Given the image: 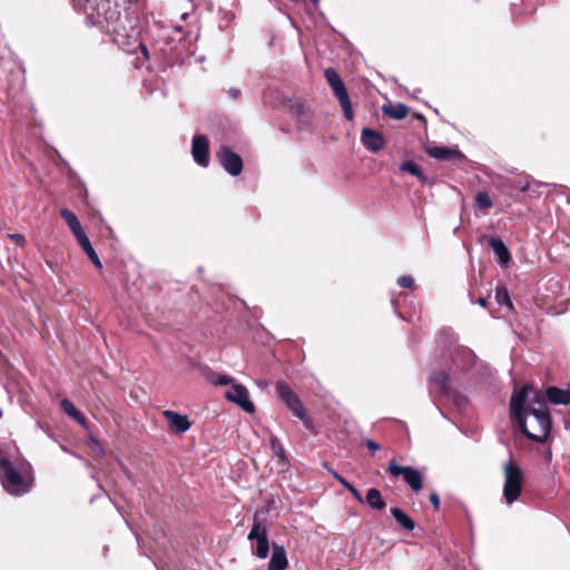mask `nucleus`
Segmentation results:
<instances>
[{"mask_svg":"<svg viewBox=\"0 0 570 570\" xmlns=\"http://www.w3.org/2000/svg\"><path fill=\"white\" fill-rule=\"evenodd\" d=\"M511 416L530 440L543 443L551 429L550 412L544 395L531 385L511 397Z\"/></svg>","mask_w":570,"mask_h":570,"instance_id":"1","label":"nucleus"},{"mask_svg":"<svg viewBox=\"0 0 570 570\" xmlns=\"http://www.w3.org/2000/svg\"><path fill=\"white\" fill-rule=\"evenodd\" d=\"M0 478L4 490L12 495H21L31 489V481L24 479L12 463L0 456Z\"/></svg>","mask_w":570,"mask_h":570,"instance_id":"2","label":"nucleus"},{"mask_svg":"<svg viewBox=\"0 0 570 570\" xmlns=\"http://www.w3.org/2000/svg\"><path fill=\"white\" fill-rule=\"evenodd\" d=\"M503 498L508 504H512L522 492L524 474L513 460H509L503 464Z\"/></svg>","mask_w":570,"mask_h":570,"instance_id":"3","label":"nucleus"},{"mask_svg":"<svg viewBox=\"0 0 570 570\" xmlns=\"http://www.w3.org/2000/svg\"><path fill=\"white\" fill-rule=\"evenodd\" d=\"M324 76H325L330 87L332 88L334 95L336 96V98L343 109L345 118L347 120H353L354 112H353L352 104H351L348 92L345 88V85H344L342 78L333 68H327L324 72Z\"/></svg>","mask_w":570,"mask_h":570,"instance_id":"4","label":"nucleus"},{"mask_svg":"<svg viewBox=\"0 0 570 570\" xmlns=\"http://www.w3.org/2000/svg\"><path fill=\"white\" fill-rule=\"evenodd\" d=\"M324 76H325L330 87L332 88L334 95L336 96V98L343 109L345 118L347 120H353L354 112H353L352 104H351L348 92L345 88V85H344L342 78L333 68H327L324 72Z\"/></svg>","mask_w":570,"mask_h":570,"instance_id":"5","label":"nucleus"},{"mask_svg":"<svg viewBox=\"0 0 570 570\" xmlns=\"http://www.w3.org/2000/svg\"><path fill=\"white\" fill-rule=\"evenodd\" d=\"M324 76H325L330 87L332 88L334 95L336 96V98L343 109L345 118L347 120H353L354 112H353L352 104H351L348 92L345 88V85H344L342 78L333 68H327L324 72Z\"/></svg>","mask_w":570,"mask_h":570,"instance_id":"6","label":"nucleus"},{"mask_svg":"<svg viewBox=\"0 0 570 570\" xmlns=\"http://www.w3.org/2000/svg\"><path fill=\"white\" fill-rule=\"evenodd\" d=\"M324 76H325L330 87L332 88L334 95L336 96V98L343 109L345 118L347 120H353L354 112H353L352 104H351L348 92L345 88V85H344L342 78L333 68H327L324 72Z\"/></svg>","mask_w":570,"mask_h":570,"instance_id":"7","label":"nucleus"},{"mask_svg":"<svg viewBox=\"0 0 570 570\" xmlns=\"http://www.w3.org/2000/svg\"><path fill=\"white\" fill-rule=\"evenodd\" d=\"M262 510H257L254 514V524L248 533V540L256 542L254 554L259 559H266L269 552V543L266 527L258 520Z\"/></svg>","mask_w":570,"mask_h":570,"instance_id":"8","label":"nucleus"},{"mask_svg":"<svg viewBox=\"0 0 570 570\" xmlns=\"http://www.w3.org/2000/svg\"><path fill=\"white\" fill-rule=\"evenodd\" d=\"M387 471L395 478L402 475L404 481L415 492H419L423 487V478L421 472L412 466H401L396 463L395 460H391Z\"/></svg>","mask_w":570,"mask_h":570,"instance_id":"9","label":"nucleus"},{"mask_svg":"<svg viewBox=\"0 0 570 570\" xmlns=\"http://www.w3.org/2000/svg\"><path fill=\"white\" fill-rule=\"evenodd\" d=\"M107 28L115 35L116 41L120 43L137 36L136 28L128 14L119 16L115 22L107 20Z\"/></svg>","mask_w":570,"mask_h":570,"instance_id":"10","label":"nucleus"},{"mask_svg":"<svg viewBox=\"0 0 570 570\" xmlns=\"http://www.w3.org/2000/svg\"><path fill=\"white\" fill-rule=\"evenodd\" d=\"M232 387L226 391L225 397L238 406H240L245 412L247 413H254L255 412V405L249 400V394L247 389L238 383H233L230 385Z\"/></svg>","mask_w":570,"mask_h":570,"instance_id":"11","label":"nucleus"},{"mask_svg":"<svg viewBox=\"0 0 570 570\" xmlns=\"http://www.w3.org/2000/svg\"><path fill=\"white\" fill-rule=\"evenodd\" d=\"M276 391L278 396L285 402V404L292 411V413L299 419H304V406L299 399L297 397V395L289 389V386H287L283 382H277Z\"/></svg>","mask_w":570,"mask_h":570,"instance_id":"12","label":"nucleus"},{"mask_svg":"<svg viewBox=\"0 0 570 570\" xmlns=\"http://www.w3.org/2000/svg\"><path fill=\"white\" fill-rule=\"evenodd\" d=\"M217 158L222 167L232 176H237L242 173L243 160L230 148L226 146L220 147L217 151Z\"/></svg>","mask_w":570,"mask_h":570,"instance_id":"13","label":"nucleus"},{"mask_svg":"<svg viewBox=\"0 0 570 570\" xmlns=\"http://www.w3.org/2000/svg\"><path fill=\"white\" fill-rule=\"evenodd\" d=\"M209 142L206 136L198 135L193 139L191 154L194 160L202 167H207L209 164L208 158Z\"/></svg>","mask_w":570,"mask_h":570,"instance_id":"14","label":"nucleus"},{"mask_svg":"<svg viewBox=\"0 0 570 570\" xmlns=\"http://www.w3.org/2000/svg\"><path fill=\"white\" fill-rule=\"evenodd\" d=\"M361 141L363 146L372 153L380 151L384 146V139L382 135L370 128H364L362 130Z\"/></svg>","mask_w":570,"mask_h":570,"instance_id":"15","label":"nucleus"},{"mask_svg":"<svg viewBox=\"0 0 570 570\" xmlns=\"http://www.w3.org/2000/svg\"><path fill=\"white\" fill-rule=\"evenodd\" d=\"M164 416L167 419L169 428L178 433H185L190 428V422L186 415L167 410L164 412Z\"/></svg>","mask_w":570,"mask_h":570,"instance_id":"16","label":"nucleus"},{"mask_svg":"<svg viewBox=\"0 0 570 570\" xmlns=\"http://www.w3.org/2000/svg\"><path fill=\"white\" fill-rule=\"evenodd\" d=\"M426 153L438 160H450V159H461L463 155L454 148H449L444 146H434L429 147Z\"/></svg>","mask_w":570,"mask_h":570,"instance_id":"17","label":"nucleus"},{"mask_svg":"<svg viewBox=\"0 0 570 570\" xmlns=\"http://www.w3.org/2000/svg\"><path fill=\"white\" fill-rule=\"evenodd\" d=\"M287 566L288 560L284 547L273 544V552L268 562V570H285Z\"/></svg>","mask_w":570,"mask_h":570,"instance_id":"18","label":"nucleus"},{"mask_svg":"<svg viewBox=\"0 0 570 570\" xmlns=\"http://www.w3.org/2000/svg\"><path fill=\"white\" fill-rule=\"evenodd\" d=\"M489 244H490L491 248L493 249L494 254L497 255L498 261L501 264V266L508 267V265L511 261V255H510L509 249L504 245V243L500 238L491 237L489 239Z\"/></svg>","mask_w":570,"mask_h":570,"instance_id":"19","label":"nucleus"},{"mask_svg":"<svg viewBox=\"0 0 570 570\" xmlns=\"http://www.w3.org/2000/svg\"><path fill=\"white\" fill-rule=\"evenodd\" d=\"M547 399L553 404H570V392L551 386L546 392Z\"/></svg>","mask_w":570,"mask_h":570,"instance_id":"20","label":"nucleus"},{"mask_svg":"<svg viewBox=\"0 0 570 570\" xmlns=\"http://www.w3.org/2000/svg\"><path fill=\"white\" fill-rule=\"evenodd\" d=\"M61 217L66 220L73 235H78L83 232L80 222L77 216L69 209L63 208L60 210Z\"/></svg>","mask_w":570,"mask_h":570,"instance_id":"21","label":"nucleus"},{"mask_svg":"<svg viewBox=\"0 0 570 570\" xmlns=\"http://www.w3.org/2000/svg\"><path fill=\"white\" fill-rule=\"evenodd\" d=\"M366 503L376 510H382L385 508V501L383 500L381 492L377 489H370L366 493L365 498Z\"/></svg>","mask_w":570,"mask_h":570,"instance_id":"22","label":"nucleus"},{"mask_svg":"<svg viewBox=\"0 0 570 570\" xmlns=\"http://www.w3.org/2000/svg\"><path fill=\"white\" fill-rule=\"evenodd\" d=\"M407 107L402 104L384 106L383 112L393 119H403L407 116Z\"/></svg>","mask_w":570,"mask_h":570,"instance_id":"23","label":"nucleus"},{"mask_svg":"<svg viewBox=\"0 0 570 570\" xmlns=\"http://www.w3.org/2000/svg\"><path fill=\"white\" fill-rule=\"evenodd\" d=\"M391 513L401 527L410 531L414 529V521L410 517H407L401 509L392 508Z\"/></svg>","mask_w":570,"mask_h":570,"instance_id":"24","label":"nucleus"},{"mask_svg":"<svg viewBox=\"0 0 570 570\" xmlns=\"http://www.w3.org/2000/svg\"><path fill=\"white\" fill-rule=\"evenodd\" d=\"M328 471H330L331 475H333L343 487H345L358 502H363L362 494L354 485H352L346 479H344L336 471L330 470V469H328Z\"/></svg>","mask_w":570,"mask_h":570,"instance_id":"25","label":"nucleus"},{"mask_svg":"<svg viewBox=\"0 0 570 570\" xmlns=\"http://www.w3.org/2000/svg\"><path fill=\"white\" fill-rule=\"evenodd\" d=\"M207 381L214 385H232L235 383L234 377L227 374L209 373L207 374Z\"/></svg>","mask_w":570,"mask_h":570,"instance_id":"26","label":"nucleus"},{"mask_svg":"<svg viewBox=\"0 0 570 570\" xmlns=\"http://www.w3.org/2000/svg\"><path fill=\"white\" fill-rule=\"evenodd\" d=\"M495 299L499 305H505L510 309L513 308V304L510 299L509 292L505 286L499 285L495 289Z\"/></svg>","mask_w":570,"mask_h":570,"instance_id":"27","label":"nucleus"},{"mask_svg":"<svg viewBox=\"0 0 570 570\" xmlns=\"http://www.w3.org/2000/svg\"><path fill=\"white\" fill-rule=\"evenodd\" d=\"M475 355L470 350H462L455 355L454 361L464 368L474 362Z\"/></svg>","mask_w":570,"mask_h":570,"instance_id":"28","label":"nucleus"},{"mask_svg":"<svg viewBox=\"0 0 570 570\" xmlns=\"http://www.w3.org/2000/svg\"><path fill=\"white\" fill-rule=\"evenodd\" d=\"M401 170L402 171H407L411 175L420 178L421 180L424 179V176L422 175L419 166L415 163L411 161V160L403 163L401 165Z\"/></svg>","mask_w":570,"mask_h":570,"instance_id":"29","label":"nucleus"},{"mask_svg":"<svg viewBox=\"0 0 570 570\" xmlns=\"http://www.w3.org/2000/svg\"><path fill=\"white\" fill-rule=\"evenodd\" d=\"M475 203H476V206L481 209H488L492 206L490 196L484 191H480L476 194Z\"/></svg>","mask_w":570,"mask_h":570,"instance_id":"30","label":"nucleus"},{"mask_svg":"<svg viewBox=\"0 0 570 570\" xmlns=\"http://www.w3.org/2000/svg\"><path fill=\"white\" fill-rule=\"evenodd\" d=\"M75 237L77 238L79 245L81 246V248L83 249V252L87 255L94 250V247L91 246V243H90L89 238L87 237V235L85 234V232L76 235Z\"/></svg>","mask_w":570,"mask_h":570,"instance_id":"31","label":"nucleus"},{"mask_svg":"<svg viewBox=\"0 0 570 570\" xmlns=\"http://www.w3.org/2000/svg\"><path fill=\"white\" fill-rule=\"evenodd\" d=\"M61 407L63 411L70 415L71 417L79 415V411L76 409V406L67 399H63L61 401Z\"/></svg>","mask_w":570,"mask_h":570,"instance_id":"32","label":"nucleus"},{"mask_svg":"<svg viewBox=\"0 0 570 570\" xmlns=\"http://www.w3.org/2000/svg\"><path fill=\"white\" fill-rule=\"evenodd\" d=\"M271 448L281 460H285V452L276 438H272Z\"/></svg>","mask_w":570,"mask_h":570,"instance_id":"33","label":"nucleus"},{"mask_svg":"<svg viewBox=\"0 0 570 570\" xmlns=\"http://www.w3.org/2000/svg\"><path fill=\"white\" fill-rule=\"evenodd\" d=\"M397 284L404 288H412L414 287V278L410 275L401 276L397 279Z\"/></svg>","mask_w":570,"mask_h":570,"instance_id":"34","label":"nucleus"},{"mask_svg":"<svg viewBox=\"0 0 570 570\" xmlns=\"http://www.w3.org/2000/svg\"><path fill=\"white\" fill-rule=\"evenodd\" d=\"M88 257L91 259V262L95 264L96 267L102 268V264H101L97 253L95 252V249L88 254Z\"/></svg>","mask_w":570,"mask_h":570,"instance_id":"35","label":"nucleus"},{"mask_svg":"<svg viewBox=\"0 0 570 570\" xmlns=\"http://www.w3.org/2000/svg\"><path fill=\"white\" fill-rule=\"evenodd\" d=\"M9 237L13 239L17 245H23L26 242L24 236L21 234H11Z\"/></svg>","mask_w":570,"mask_h":570,"instance_id":"36","label":"nucleus"},{"mask_svg":"<svg viewBox=\"0 0 570 570\" xmlns=\"http://www.w3.org/2000/svg\"><path fill=\"white\" fill-rule=\"evenodd\" d=\"M430 501H431V503L433 504L434 509H435V510H439V508H440V499H439L438 493L432 492V493L430 494Z\"/></svg>","mask_w":570,"mask_h":570,"instance_id":"37","label":"nucleus"},{"mask_svg":"<svg viewBox=\"0 0 570 570\" xmlns=\"http://www.w3.org/2000/svg\"><path fill=\"white\" fill-rule=\"evenodd\" d=\"M366 445L372 451H377L380 449V445L376 442H374L373 440H367Z\"/></svg>","mask_w":570,"mask_h":570,"instance_id":"38","label":"nucleus"},{"mask_svg":"<svg viewBox=\"0 0 570 570\" xmlns=\"http://www.w3.org/2000/svg\"><path fill=\"white\" fill-rule=\"evenodd\" d=\"M73 419L81 424L82 426H86V419L85 416L79 412V415L73 416Z\"/></svg>","mask_w":570,"mask_h":570,"instance_id":"39","label":"nucleus"},{"mask_svg":"<svg viewBox=\"0 0 570 570\" xmlns=\"http://www.w3.org/2000/svg\"><path fill=\"white\" fill-rule=\"evenodd\" d=\"M436 380L440 381L443 387H445V381L448 380V376L445 374L438 375Z\"/></svg>","mask_w":570,"mask_h":570,"instance_id":"40","label":"nucleus"},{"mask_svg":"<svg viewBox=\"0 0 570 570\" xmlns=\"http://www.w3.org/2000/svg\"><path fill=\"white\" fill-rule=\"evenodd\" d=\"M256 385L261 389H265L268 386V382L266 380H258L256 381Z\"/></svg>","mask_w":570,"mask_h":570,"instance_id":"41","label":"nucleus"},{"mask_svg":"<svg viewBox=\"0 0 570 570\" xmlns=\"http://www.w3.org/2000/svg\"><path fill=\"white\" fill-rule=\"evenodd\" d=\"M229 96H232L234 99L239 96V90L237 89H229L228 91Z\"/></svg>","mask_w":570,"mask_h":570,"instance_id":"42","label":"nucleus"},{"mask_svg":"<svg viewBox=\"0 0 570 570\" xmlns=\"http://www.w3.org/2000/svg\"><path fill=\"white\" fill-rule=\"evenodd\" d=\"M476 303H478L480 306L485 307V306H487L488 301H487V298H485V297H480V298L478 299V302H476Z\"/></svg>","mask_w":570,"mask_h":570,"instance_id":"43","label":"nucleus"},{"mask_svg":"<svg viewBox=\"0 0 570 570\" xmlns=\"http://www.w3.org/2000/svg\"><path fill=\"white\" fill-rule=\"evenodd\" d=\"M271 509H274V501H268L266 503V511H269Z\"/></svg>","mask_w":570,"mask_h":570,"instance_id":"44","label":"nucleus"},{"mask_svg":"<svg viewBox=\"0 0 570 570\" xmlns=\"http://www.w3.org/2000/svg\"><path fill=\"white\" fill-rule=\"evenodd\" d=\"M313 2L317 3L320 0H312Z\"/></svg>","mask_w":570,"mask_h":570,"instance_id":"45","label":"nucleus"}]
</instances>
